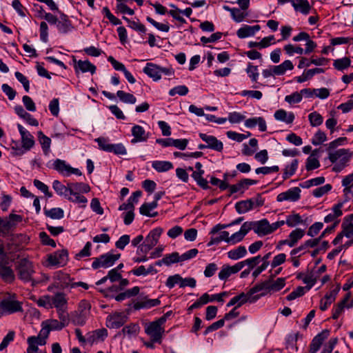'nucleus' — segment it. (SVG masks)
I'll return each instance as SVG.
<instances>
[{"label":"nucleus","instance_id":"nucleus-1","mask_svg":"<svg viewBox=\"0 0 353 353\" xmlns=\"http://www.w3.org/2000/svg\"><path fill=\"white\" fill-rule=\"evenodd\" d=\"M17 275L19 279L23 282H32V285H34L35 282L32 279V274L34 273L32 263L26 258L19 259L15 265Z\"/></svg>","mask_w":353,"mask_h":353},{"label":"nucleus","instance_id":"nucleus-47","mask_svg":"<svg viewBox=\"0 0 353 353\" xmlns=\"http://www.w3.org/2000/svg\"><path fill=\"white\" fill-rule=\"evenodd\" d=\"M275 275L270 276V290L271 292H277L281 290L285 285V281L283 278H279L274 282H272V279Z\"/></svg>","mask_w":353,"mask_h":353},{"label":"nucleus","instance_id":"nucleus-39","mask_svg":"<svg viewBox=\"0 0 353 353\" xmlns=\"http://www.w3.org/2000/svg\"><path fill=\"white\" fill-rule=\"evenodd\" d=\"M53 189L57 192L59 195L68 196L70 193L68 183L67 186L63 185L59 181L55 180L52 183Z\"/></svg>","mask_w":353,"mask_h":353},{"label":"nucleus","instance_id":"nucleus-33","mask_svg":"<svg viewBox=\"0 0 353 353\" xmlns=\"http://www.w3.org/2000/svg\"><path fill=\"white\" fill-rule=\"evenodd\" d=\"M274 118L287 123H292L294 119V114L292 112L288 114L285 110L281 109L275 112Z\"/></svg>","mask_w":353,"mask_h":353},{"label":"nucleus","instance_id":"nucleus-15","mask_svg":"<svg viewBox=\"0 0 353 353\" xmlns=\"http://www.w3.org/2000/svg\"><path fill=\"white\" fill-rule=\"evenodd\" d=\"M265 295V293H261L260 294H256L255 296L249 295V291L246 294L242 292L238 296H235L237 301L236 307H239L247 302L254 303L257 300H259L261 296H263Z\"/></svg>","mask_w":353,"mask_h":353},{"label":"nucleus","instance_id":"nucleus-13","mask_svg":"<svg viewBox=\"0 0 353 353\" xmlns=\"http://www.w3.org/2000/svg\"><path fill=\"white\" fill-rule=\"evenodd\" d=\"M132 134L133 139L131 140L132 143L146 141L148 139V134L146 133L144 128L139 125H135L132 128Z\"/></svg>","mask_w":353,"mask_h":353},{"label":"nucleus","instance_id":"nucleus-59","mask_svg":"<svg viewBox=\"0 0 353 353\" xmlns=\"http://www.w3.org/2000/svg\"><path fill=\"white\" fill-rule=\"evenodd\" d=\"M111 150L109 152H114L117 155H125L127 150L122 143L111 144Z\"/></svg>","mask_w":353,"mask_h":353},{"label":"nucleus","instance_id":"nucleus-46","mask_svg":"<svg viewBox=\"0 0 353 353\" xmlns=\"http://www.w3.org/2000/svg\"><path fill=\"white\" fill-rule=\"evenodd\" d=\"M351 64V61L348 57L336 59L334 61L333 65L338 70H343L347 68Z\"/></svg>","mask_w":353,"mask_h":353},{"label":"nucleus","instance_id":"nucleus-40","mask_svg":"<svg viewBox=\"0 0 353 353\" xmlns=\"http://www.w3.org/2000/svg\"><path fill=\"white\" fill-rule=\"evenodd\" d=\"M247 250L245 246H239L236 249L228 252V257L233 260H237L245 256Z\"/></svg>","mask_w":353,"mask_h":353},{"label":"nucleus","instance_id":"nucleus-29","mask_svg":"<svg viewBox=\"0 0 353 353\" xmlns=\"http://www.w3.org/2000/svg\"><path fill=\"white\" fill-rule=\"evenodd\" d=\"M254 205V202L252 199H248L237 202L235 205V208L239 214H243L252 210Z\"/></svg>","mask_w":353,"mask_h":353},{"label":"nucleus","instance_id":"nucleus-16","mask_svg":"<svg viewBox=\"0 0 353 353\" xmlns=\"http://www.w3.org/2000/svg\"><path fill=\"white\" fill-rule=\"evenodd\" d=\"M162 232L163 229L161 228H156L153 229L146 236L144 243L152 248L157 244Z\"/></svg>","mask_w":353,"mask_h":353},{"label":"nucleus","instance_id":"nucleus-54","mask_svg":"<svg viewBox=\"0 0 353 353\" xmlns=\"http://www.w3.org/2000/svg\"><path fill=\"white\" fill-rule=\"evenodd\" d=\"M123 19L128 23L129 27L140 32H145L146 28L144 25L139 22L131 21L125 17H123Z\"/></svg>","mask_w":353,"mask_h":353},{"label":"nucleus","instance_id":"nucleus-55","mask_svg":"<svg viewBox=\"0 0 353 353\" xmlns=\"http://www.w3.org/2000/svg\"><path fill=\"white\" fill-rule=\"evenodd\" d=\"M245 117L243 114L237 112H230L228 118L231 123H239L245 120Z\"/></svg>","mask_w":353,"mask_h":353},{"label":"nucleus","instance_id":"nucleus-12","mask_svg":"<svg viewBox=\"0 0 353 353\" xmlns=\"http://www.w3.org/2000/svg\"><path fill=\"white\" fill-rule=\"evenodd\" d=\"M300 192L301 190L299 188H293L285 192H281L278 194L276 200L279 202H282L287 200L296 201L300 198Z\"/></svg>","mask_w":353,"mask_h":353},{"label":"nucleus","instance_id":"nucleus-36","mask_svg":"<svg viewBox=\"0 0 353 353\" xmlns=\"http://www.w3.org/2000/svg\"><path fill=\"white\" fill-rule=\"evenodd\" d=\"M324 72V69L321 68H316L314 69H310L307 70L306 72H304L303 74L300 76L297 77L296 81L299 83H303L310 79H311L314 74H320Z\"/></svg>","mask_w":353,"mask_h":353},{"label":"nucleus","instance_id":"nucleus-20","mask_svg":"<svg viewBox=\"0 0 353 353\" xmlns=\"http://www.w3.org/2000/svg\"><path fill=\"white\" fill-rule=\"evenodd\" d=\"M304 234L305 232L303 230L297 228L290 232L288 239L282 240V243H287V245L290 247H294L298 241L303 238Z\"/></svg>","mask_w":353,"mask_h":353},{"label":"nucleus","instance_id":"nucleus-44","mask_svg":"<svg viewBox=\"0 0 353 353\" xmlns=\"http://www.w3.org/2000/svg\"><path fill=\"white\" fill-rule=\"evenodd\" d=\"M299 161L297 159H294L291 164L289 165H287L285 168L284 169L283 172V179H287L290 176H292L298 168Z\"/></svg>","mask_w":353,"mask_h":353},{"label":"nucleus","instance_id":"nucleus-2","mask_svg":"<svg viewBox=\"0 0 353 353\" xmlns=\"http://www.w3.org/2000/svg\"><path fill=\"white\" fill-rule=\"evenodd\" d=\"M166 321L165 316H161L158 320L149 323L145 329V333L150 336L153 342H160L164 329L162 325Z\"/></svg>","mask_w":353,"mask_h":353},{"label":"nucleus","instance_id":"nucleus-7","mask_svg":"<svg viewBox=\"0 0 353 353\" xmlns=\"http://www.w3.org/2000/svg\"><path fill=\"white\" fill-rule=\"evenodd\" d=\"M15 294L12 297L5 299L1 301L7 314H13L17 312H22V302L14 299Z\"/></svg>","mask_w":353,"mask_h":353},{"label":"nucleus","instance_id":"nucleus-27","mask_svg":"<svg viewBox=\"0 0 353 353\" xmlns=\"http://www.w3.org/2000/svg\"><path fill=\"white\" fill-rule=\"evenodd\" d=\"M263 291L262 293L270 292V279L261 282L249 290V295L254 296L255 293Z\"/></svg>","mask_w":353,"mask_h":353},{"label":"nucleus","instance_id":"nucleus-11","mask_svg":"<svg viewBox=\"0 0 353 353\" xmlns=\"http://www.w3.org/2000/svg\"><path fill=\"white\" fill-rule=\"evenodd\" d=\"M329 334L330 332L328 330H324L314 336L310 345V352L316 353L319 351L323 341L329 336Z\"/></svg>","mask_w":353,"mask_h":353},{"label":"nucleus","instance_id":"nucleus-10","mask_svg":"<svg viewBox=\"0 0 353 353\" xmlns=\"http://www.w3.org/2000/svg\"><path fill=\"white\" fill-rule=\"evenodd\" d=\"M199 137L207 143L206 147H208V148L217 152H221L223 150V144L221 141H219L216 137L203 133H200Z\"/></svg>","mask_w":353,"mask_h":353},{"label":"nucleus","instance_id":"nucleus-34","mask_svg":"<svg viewBox=\"0 0 353 353\" xmlns=\"http://www.w3.org/2000/svg\"><path fill=\"white\" fill-rule=\"evenodd\" d=\"M157 207V201H154L152 203H145L139 208V212L141 214L154 217L157 215V212L150 213V211Z\"/></svg>","mask_w":353,"mask_h":353},{"label":"nucleus","instance_id":"nucleus-48","mask_svg":"<svg viewBox=\"0 0 353 353\" xmlns=\"http://www.w3.org/2000/svg\"><path fill=\"white\" fill-rule=\"evenodd\" d=\"M285 223L289 227L292 228L300 223H303V219L299 214H293L287 216Z\"/></svg>","mask_w":353,"mask_h":353},{"label":"nucleus","instance_id":"nucleus-62","mask_svg":"<svg viewBox=\"0 0 353 353\" xmlns=\"http://www.w3.org/2000/svg\"><path fill=\"white\" fill-rule=\"evenodd\" d=\"M33 183L34 186L39 190H40L41 192H43L46 194V196H47L49 198L52 196V193L49 192L48 187L43 182L38 179H34Z\"/></svg>","mask_w":353,"mask_h":353},{"label":"nucleus","instance_id":"nucleus-35","mask_svg":"<svg viewBox=\"0 0 353 353\" xmlns=\"http://www.w3.org/2000/svg\"><path fill=\"white\" fill-rule=\"evenodd\" d=\"M294 68L293 63L290 60H286L281 64L273 66V72L275 75H282L287 70H292Z\"/></svg>","mask_w":353,"mask_h":353},{"label":"nucleus","instance_id":"nucleus-22","mask_svg":"<svg viewBox=\"0 0 353 353\" xmlns=\"http://www.w3.org/2000/svg\"><path fill=\"white\" fill-rule=\"evenodd\" d=\"M260 30V26L255 25L253 26L245 25L237 30L236 34L239 38H245L253 36Z\"/></svg>","mask_w":353,"mask_h":353},{"label":"nucleus","instance_id":"nucleus-53","mask_svg":"<svg viewBox=\"0 0 353 353\" xmlns=\"http://www.w3.org/2000/svg\"><path fill=\"white\" fill-rule=\"evenodd\" d=\"M319 167H320V162L316 157L310 156L307 159L306 163H305V168L307 171H311V170H315Z\"/></svg>","mask_w":353,"mask_h":353},{"label":"nucleus","instance_id":"nucleus-63","mask_svg":"<svg viewBox=\"0 0 353 353\" xmlns=\"http://www.w3.org/2000/svg\"><path fill=\"white\" fill-rule=\"evenodd\" d=\"M39 237L41 243L46 245H50L52 248L56 247L55 241L51 239L45 232H41L39 233Z\"/></svg>","mask_w":353,"mask_h":353},{"label":"nucleus","instance_id":"nucleus-43","mask_svg":"<svg viewBox=\"0 0 353 353\" xmlns=\"http://www.w3.org/2000/svg\"><path fill=\"white\" fill-rule=\"evenodd\" d=\"M44 213L46 216L52 219H61L63 217V210L60 208H54L50 210H45Z\"/></svg>","mask_w":353,"mask_h":353},{"label":"nucleus","instance_id":"nucleus-8","mask_svg":"<svg viewBox=\"0 0 353 353\" xmlns=\"http://www.w3.org/2000/svg\"><path fill=\"white\" fill-rule=\"evenodd\" d=\"M17 128L21 135L23 148L26 150H30L35 143L34 137L21 124H18Z\"/></svg>","mask_w":353,"mask_h":353},{"label":"nucleus","instance_id":"nucleus-61","mask_svg":"<svg viewBox=\"0 0 353 353\" xmlns=\"http://www.w3.org/2000/svg\"><path fill=\"white\" fill-rule=\"evenodd\" d=\"M188 88L185 85H179L176 87H174V88L171 89L169 92V94L170 96H174L176 94H178L181 96L186 95L188 92Z\"/></svg>","mask_w":353,"mask_h":353},{"label":"nucleus","instance_id":"nucleus-24","mask_svg":"<svg viewBox=\"0 0 353 353\" xmlns=\"http://www.w3.org/2000/svg\"><path fill=\"white\" fill-rule=\"evenodd\" d=\"M15 112L21 118L25 119L30 125L33 126H37L39 122L37 119L33 118L31 114L28 113L22 106L17 105L14 108Z\"/></svg>","mask_w":353,"mask_h":353},{"label":"nucleus","instance_id":"nucleus-17","mask_svg":"<svg viewBox=\"0 0 353 353\" xmlns=\"http://www.w3.org/2000/svg\"><path fill=\"white\" fill-rule=\"evenodd\" d=\"M258 125L259 129L261 132H265L267 130V125L265 120L261 117H254L248 119L245 121V125L248 128H252Z\"/></svg>","mask_w":353,"mask_h":353},{"label":"nucleus","instance_id":"nucleus-32","mask_svg":"<svg viewBox=\"0 0 353 353\" xmlns=\"http://www.w3.org/2000/svg\"><path fill=\"white\" fill-rule=\"evenodd\" d=\"M57 27L59 32L62 33H66L71 29V23L65 14H61L60 19L57 21Z\"/></svg>","mask_w":353,"mask_h":353},{"label":"nucleus","instance_id":"nucleus-50","mask_svg":"<svg viewBox=\"0 0 353 353\" xmlns=\"http://www.w3.org/2000/svg\"><path fill=\"white\" fill-rule=\"evenodd\" d=\"M163 264L170 265L172 263L181 262L180 255L178 252H172L170 254H167L163 258Z\"/></svg>","mask_w":353,"mask_h":353},{"label":"nucleus","instance_id":"nucleus-30","mask_svg":"<svg viewBox=\"0 0 353 353\" xmlns=\"http://www.w3.org/2000/svg\"><path fill=\"white\" fill-rule=\"evenodd\" d=\"M70 193H88L90 191V187L85 183H68Z\"/></svg>","mask_w":353,"mask_h":353},{"label":"nucleus","instance_id":"nucleus-41","mask_svg":"<svg viewBox=\"0 0 353 353\" xmlns=\"http://www.w3.org/2000/svg\"><path fill=\"white\" fill-rule=\"evenodd\" d=\"M70 319L73 324L77 325H83L86 321V316L83 312L75 311L70 314Z\"/></svg>","mask_w":353,"mask_h":353},{"label":"nucleus","instance_id":"nucleus-23","mask_svg":"<svg viewBox=\"0 0 353 353\" xmlns=\"http://www.w3.org/2000/svg\"><path fill=\"white\" fill-rule=\"evenodd\" d=\"M74 61L75 62L74 68L76 70L79 69L82 72H90L91 74H94L96 71L95 65L91 63L89 61L79 60L77 61L76 59H74Z\"/></svg>","mask_w":353,"mask_h":353},{"label":"nucleus","instance_id":"nucleus-51","mask_svg":"<svg viewBox=\"0 0 353 353\" xmlns=\"http://www.w3.org/2000/svg\"><path fill=\"white\" fill-rule=\"evenodd\" d=\"M181 279L182 276L178 274L170 276L166 281L165 285L170 289L174 288L176 284H178L181 288Z\"/></svg>","mask_w":353,"mask_h":353},{"label":"nucleus","instance_id":"nucleus-19","mask_svg":"<svg viewBox=\"0 0 353 353\" xmlns=\"http://www.w3.org/2000/svg\"><path fill=\"white\" fill-rule=\"evenodd\" d=\"M143 72L152 78L154 81H158L161 78L159 66L152 63H148L143 68Z\"/></svg>","mask_w":353,"mask_h":353},{"label":"nucleus","instance_id":"nucleus-57","mask_svg":"<svg viewBox=\"0 0 353 353\" xmlns=\"http://www.w3.org/2000/svg\"><path fill=\"white\" fill-rule=\"evenodd\" d=\"M305 288L299 286L294 291H292L289 295L287 296L286 299L288 301H292L297 297L303 296L305 293Z\"/></svg>","mask_w":353,"mask_h":353},{"label":"nucleus","instance_id":"nucleus-14","mask_svg":"<svg viewBox=\"0 0 353 353\" xmlns=\"http://www.w3.org/2000/svg\"><path fill=\"white\" fill-rule=\"evenodd\" d=\"M340 284H337L336 287L334 289L332 290L329 293L325 295L324 299H325V301H324L323 299L321 300L320 309L322 311L326 310L328 306L330 305L332 303H333L335 301L336 295L340 290Z\"/></svg>","mask_w":353,"mask_h":353},{"label":"nucleus","instance_id":"nucleus-58","mask_svg":"<svg viewBox=\"0 0 353 353\" xmlns=\"http://www.w3.org/2000/svg\"><path fill=\"white\" fill-rule=\"evenodd\" d=\"M326 139V134L323 132L319 130L312 138V143L314 145H319L325 141Z\"/></svg>","mask_w":353,"mask_h":353},{"label":"nucleus","instance_id":"nucleus-6","mask_svg":"<svg viewBox=\"0 0 353 353\" xmlns=\"http://www.w3.org/2000/svg\"><path fill=\"white\" fill-rule=\"evenodd\" d=\"M127 321V316L121 312H116L108 316L106 326L111 329H117L123 326Z\"/></svg>","mask_w":353,"mask_h":353},{"label":"nucleus","instance_id":"nucleus-60","mask_svg":"<svg viewBox=\"0 0 353 353\" xmlns=\"http://www.w3.org/2000/svg\"><path fill=\"white\" fill-rule=\"evenodd\" d=\"M260 261H261V256L258 255L256 256H254V257H252V258H250V259H246V260H245L243 261H241V262L243 263V267L245 265H248V269L250 270H251L256 265H258Z\"/></svg>","mask_w":353,"mask_h":353},{"label":"nucleus","instance_id":"nucleus-49","mask_svg":"<svg viewBox=\"0 0 353 353\" xmlns=\"http://www.w3.org/2000/svg\"><path fill=\"white\" fill-rule=\"evenodd\" d=\"M308 119L312 126L316 127L322 124L323 118V117L316 112L310 113L308 116Z\"/></svg>","mask_w":353,"mask_h":353},{"label":"nucleus","instance_id":"nucleus-26","mask_svg":"<svg viewBox=\"0 0 353 353\" xmlns=\"http://www.w3.org/2000/svg\"><path fill=\"white\" fill-rule=\"evenodd\" d=\"M161 303V301L158 299H150L144 298L143 300L136 302L134 304V308L135 310H140L141 308H150L154 306H157Z\"/></svg>","mask_w":353,"mask_h":353},{"label":"nucleus","instance_id":"nucleus-42","mask_svg":"<svg viewBox=\"0 0 353 353\" xmlns=\"http://www.w3.org/2000/svg\"><path fill=\"white\" fill-rule=\"evenodd\" d=\"M117 95L121 101L125 103L134 104L137 101L136 97L132 94L125 92L123 90L117 91Z\"/></svg>","mask_w":353,"mask_h":353},{"label":"nucleus","instance_id":"nucleus-56","mask_svg":"<svg viewBox=\"0 0 353 353\" xmlns=\"http://www.w3.org/2000/svg\"><path fill=\"white\" fill-rule=\"evenodd\" d=\"M43 324L46 325L51 330H61L63 328V325L57 319H48L43 321Z\"/></svg>","mask_w":353,"mask_h":353},{"label":"nucleus","instance_id":"nucleus-9","mask_svg":"<svg viewBox=\"0 0 353 353\" xmlns=\"http://www.w3.org/2000/svg\"><path fill=\"white\" fill-rule=\"evenodd\" d=\"M8 264V259L0 261V276L6 283H12L15 279V276L13 270L7 266Z\"/></svg>","mask_w":353,"mask_h":353},{"label":"nucleus","instance_id":"nucleus-38","mask_svg":"<svg viewBox=\"0 0 353 353\" xmlns=\"http://www.w3.org/2000/svg\"><path fill=\"white\" fill-rule=\"evenodd\" d=\"M54 169L64 176H68L70 165L66 164L65 161L61 159H56L53 163Z\"/></svg>","mask_w":353,"mask_h":353},{"label":"nucleus","instance_id":"nucleus-25","mask_svg":"<svg viewBox=\"0 0 353 353\" xmlns=\"http://www.w3.org/2000/svg\"><path fill=\"white\" fill-rule=\"evenodd\" d=\"M291 3L296 11H299L303 14H307L311 9L307 0H292Z\"/></svg>","mask_w":353,"mask_h":353},{"label":"nucleus","instance_id":"nucleus-5","mask_svg":"<svg viewBox=\"0 0 353 353\" xmlns=\"http://www.w3.org/2000/svg\"><path fill=\"white\" fill-rule=\"evenodd\" d=\"M352 154L353 153L350 152L349 150L341 148L334 152L328 151V159L332 163H336L337 161L343 163H347Z\"/></svg>","mask_w":353,"mask_h":353},{"label":"nucleus","instance_id":"nucleus-31","mask_svg":"<svg viewBox=\"0 0 353 353\" xmlns=\"http://www.w3.org/2000/svg\"><path fill=\"white\" fill-rule=\"evenodd\" d=\"M38 141L41 145V148L45 155H48L50 152L51 139L46 136L43 132L39 131L37 132Z\"/></svg>","mask_w":353,"mask_h":353},{"label":"nucleus","instance_id":"nucleus-52","mask_svg":"<svg viewBox=\"0 0 353 353\" xmlns=\"http://www.w3.org/2000/svg\"><path fill=\"white\" fill-rule=\"evenodd\" d=\"M57 314L60 320L59 323H61L63 327H65L70 323V317L69 314L65 311L64 308L57 310Z\"/></svg>","mask_w":353,"mask_h":353},{"label":"nucleus","instance_id":"nucleus-28","mask_svg":"<svg viewBox=\"0 0 353 353\" xmlns=\"http://www.w3.org/2000/svg\"><path fill=\"white\" fill-rule=\"evenodd\" d=\"M50 330L46 325L43 324V321L41 323V329L37 336H30V338H34L35 342L40 345H43L46 343V339L48 337Z\"/></svg>","mask_w":353,"mask_h":353},{"label":"nucleus","instance_id":"nucleus-64","mask_svg":"<svg viewBox=\"0 0 353 353\" xmlns=\"http://www.w3.org/2000/svg\"><path fill=\"white\" fill-rule=\"evenodd\" d=\"M246 72L252 79V81L256 82L259 77L258 67L249 63L246 69Z\"/></svg>","mask_w":353,"mask_h":353},{"label":"nucleus","instance_id":"nucleus-4","mask_svg":"<svg viewBox=\"0 0 353 353\" xmlns=\"http://www.w3.org/2000/svg\"><path fill=\"white\" fill-rule=\"evenodd\" d=\"M68 260V253L66 250H58L48 255L47 266L63 267Z\"/></svg>","mask_w":353,"mask_h":353},{"label":"nucleus","instance_id":"nucleus-45","mask_svg":"<svg viewBox=\"0 0 353 353\" xmlns=\"http://www.w3.org/2000/svg\"><path fill=\"white\" fill-rule=\"evenodd\" d=\"M67 199L72 202L82 204L81 207H85V203L88 202L87 199L78 192L68 193V196H67Z\"/></svg>","mask_w":353,"mask_h":353},{"label":"nucleus","instance_id":"nucleus-3","mask_svg":"<svg viewBox=\"0 0 353 353\" xmlns=\"http://www.w3.org/2000/svg\"><path fill=\"white\" fill-rule=\"evenodd\" d=\"M121 256L120 254H113L107 253L101 255L99 257L94 258L92 263V268L94 270L99 268H108L114 265Z\"/></svg>","mask_w":353,"mask_h":353},{"label":"nucleus","instance_id":"nucleus-21","mask_svg":"<svg viewBox=\"0 0 353 353\" xmlns=\"http://www.w3.org/2000/svg\"><path fill=\"white\" fill-rule=\"evenodd\" d=\"M52 308L56 307L57 311L60 309H63L67 304V299L65 295L62 292H58L54 296H51Z\"/></svg>","mask_w":353,"mask_h":353},{"label":"nucleus","instance_id":"nucleus-18","mask_svg":"<svg viewBox=\"0 0 353 353\" xmlns=\"http://www.w3.org/2000/svg\"><path fill=\"white\" fill-rule=\"evenodd\" d=\"M254 232L259 236H265L270 234L269 222L264 219L259 221H253Z\"/></svg>","mask_w":353,"mask_h":353},{"label":"nucleus","instance_id":"nucleus-37","mask_svg":"<svg viewBox=\"0 0 353 353\" xmlns=\"http://www.w3.org/2000/svg\"><path fill=\"white\" fill-rule=\"evenodd\" d=\"M152 168L159 172H167L173 168V165L170 161H155L152 162Z\"/></svg>","mask_w":353,"mask_h":353}]
</instances>
